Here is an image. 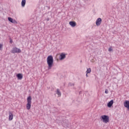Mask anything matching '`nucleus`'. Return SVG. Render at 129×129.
I'll return each instance as SVG.
<instances>
[{"label":"nucleus","instance_id":"obj_1","mask_svg":"<svg viewBox=\"0 0 129 129\" xmlns=\"http://www.w3.org/2000/svg\"><path fill=\"white\" fill-rule=\"evenodd\" d=\"M54 63V58H53V56L49 55L47 58V64L48 65L47 69L50 70L52 69V67H53V64Z\"/></svg>","mask_w":129,"mask_h":129},{"label":"nucleus","instance_id":"obj_2","mask_svg":"<svg viewBox=\"0 0 129 129\" xmlns=\"http://www.w3.org/2000/svg\"><path fill=\"white\" fill-rule=\"evenodd\" d=\"M27 103L26 104V108L28 110L31 109V106L32 105V97L30 96H28L27 99Z\"/></svg>","mask_w":129,"mask_h":129},{"label":"nucleus","instance_id":"obj_3","mask_svg":"<svg viewBox=\"0 0 129 129\" xmlns=\"http://www.w3.org/2000/svg\"><path fill=\"white\" fill-rule=\"evenodd\" d=\"M101 120L104 123H107V122H109V117L106 115H103L101 116Z\"/></svg>","mask_w":129,"mask_h":129},{"label":"nucleus","instance_id":"obj_4","mask_svg":"<svg viewBox=\"0 0 129 129\" xmlns=\"http://www.w3.org/2000/svg\"><path fill=\"white\" fill-rule=\"evenodd\" d=\"M21 52H22L21 49L17 47H14L11 51V53H13V54H16V53H21Z\"/></svg>","mask_w":129,"mask_h":129},{"label":"nucleus","instance_id":"obj_5","mask_svg":"<svg viewBox=\"0 0 129 129\" xmlns=\"http://www.w3.org/2000/svg\"><path fill=\"white\" fill-rule=\"evenodd\" d=\"M65 58H66V54L65 53H60V54L59 55V59L60 61H62V60H64V59H65Z\"/></svg>","mask_w":129,"mask_h":129},{"label":"nucleus","instance_id":"obj_6","mask_svg":"<svg viewBox=\"0 0 129 129\" xmlns=\"http://www.w3.org/2000/svg\"><path fill=\"white\" fill-rule=\"evenodd\" d=\"M123 105L124 107H125L128 109V110H129V101L128 100H125L124 102Z\"/></svg>","mask_w":129,"mask_h":129},{"label":"nucleus","instance_id":"obj_7","mask_svg":"<svg viewBox=\"0 0 129 129\" xmlns=\"http://www.w3.org/2000/svg\"><path fill=\"white\" fill-rule=\"evenodd\" d=\"M102 20L101 18H98L96 21V26H100V25L101 24V22H102Z\"/></svg>","mask_w":129,"mask_h":129},{"label":"nucleus","instance_id":"obj_8","mask_svg":"<svg viewBox=\"0 0 129 129\" xmlns=\"http://www.w3.org/2000/svg\"><path fill=\"white\" fill-rule=\"evenodd\" d=\"M9 120H13V118H14V115L13 114V113L11 111L9 112Z\"/></svg>","mask_w":129,"mask_h":129},{"label":"nucleus","instance_id":"obj_9","mask_svg":"<svg viewBox=\"0 0 129 129\" xmlns=\"http://www.w3.org/2000/svg\"><path fill=\"white\" fill-rule=\"evenodd\" d=\"M69 25L73 28H74V27H76V22L74 21H70L69 22Z\"/></svg>","mask_w":129,"mask_h":129},{"label":"nucleus","instance_id":"obj_10","mask_svg":"<svg viewBox=\"0 0 129 129\" xmlns=\"http://www.w3.org/2000/svg\"><path fill=\"white\" fill-rule=\"evenodd\" d=\"M113 104V100H111L110 101H109L107 104L108 107H111L112 106V105Z\"/></svg>","mask_w":129,"mask_h":129},{"label":"nucleus","instance_id":"obj_11","mask_svg":"<svg viewBox=\"0 0 129 129\" xmlns=\"http://www.w3.org/2000/svg\"><path fill=\"white\" fill-rule=\"evenodd\" d=\"M26 0H22L21 2V7L22 8H25V7H26Z\"/></svg>","mask_w":129,"mask_h":129},{"label":"nucleus","instance_id":"obj_12","mask_svg":"<svg viewBox=\"0 0 129 129\" xmlns=\"http://www.w3.org/2000/svg\"><path fill=\"white\" fill-rule=\"evenodd\" d=\"M17 77L18 78V79L21 80L23 79V75H22V74H18L17 75Z\"/></svg>","mask_w":129,"mask_h":129},{"label":"nucleus","instance_id":"obj_13","mask_svg":"<svg viewBox=\"0 0 129 129\" xmlns=\"http://www.w3.org/2000/svg\"><path fill=\"white\" fill-rule=\"evenodd\" d=\"M56 94H57L58 97H60V96H61V92H60V90H59V89L57 90Z\"/></svg>","mask_w":129,"mask_h":129},{"label":"nucleus","instance_id":"obj_14","mask_svg":"<svg viewBox=\"0 0 129 129\" xmlns=\"http://www.w3.org/2000/svg\"><path fill=\"white\" fill-rule=\"evenodd\" d=\"M11 23L12 24H18V22H17V21H16V20L15 19H12V21H11Z\"/></svg>","mask_w":129,"mask_h":129},{"label":"nucleus","instance_id":"obj_15","mask_svg":"<svg viewBox=\"0 0 129 129\" xmlns=\"http://www.w3.org/2000/svg\"><path fill=\"white\" fill-rule=\"evenodd\" d=\"M91 72V69L90 68L87 69L86 73H90Z\"/></svg>","mask_w":129,"mask_h":129},{"label":"nucleus","instance_id":"obj_16","mask_svg":"<svg viewBox=\"0 0 129 129\" xmlns=\"http://www.w3.org/2000/svg\"><path fill=\"white\" fill-rule=\"evenodd\" d=\"M13 18H11V17H8V20L9 22H10V23H12V21H13Z\"/></svg>","mask_w":129,"mask_h":129},{"label":"nucleus","instance_id":"obj_17","mask_svg":"<svg viewBox=\"0 0 129 129\" xmlns=\"http://www.w3.org/2000/svg\"><path fill=\"white\" fill-rule=\"evenodd\" d=\"M109 52H111L112 51V48L111 47H109L108 49Z\"/></svg>","mask_w":129,"mask_h":129},{"label":"nucleus","instance_id":"obj_18","mask_svg":"<svg viewBox=\"0 0 129 129\" xmlns=\"http://www.w3.org/2000/svg\"><path fill=\"white\" fill-rule=\"evenodd\" d=\"M105 93H106V94H107V93H108V90L107 89L105 90Z\"/></svg>","mask_w":129,"mask_h":129},{"label":"nucleus","instance_id":"obj_19","mask_svg":"<svg viewBox=\"0 0 129 129\" xmlns=\"http://www.w3.org/2000/svg\"><path fill=\"white\" fill-rule=\"evenodd\" d=\"M2 48H3V44H0V50H2Z\"/></svg>","mask_w":129,"mask_h":129},{"label":"nucleus","instance_id":"obj_20","mask_svg":"<svg viewBox=\"0 0 129 129\" xmlns=\"http://www.w3.org/2000/svg\"><path fill=\"white\" fill-rule=\"evenodd\" d=\"M10 43L12 44V43H13V40H10Z\"/></svg>","mask_w":129,"mask_h":129},{"label":"nucleus","instance_id":"obj_21","mask_svg":"<svg viewBox=\"0 0 129 129\" xmlns=\"http://www.w3.org/2000/svg\"><path fill=\"white\" fill-rule=\"evenodd\" d=\"M87 74H88V73L86 74V77H88V75Z\"/></svg>","mask_w":129,"mask_h":129}]
</instances>
